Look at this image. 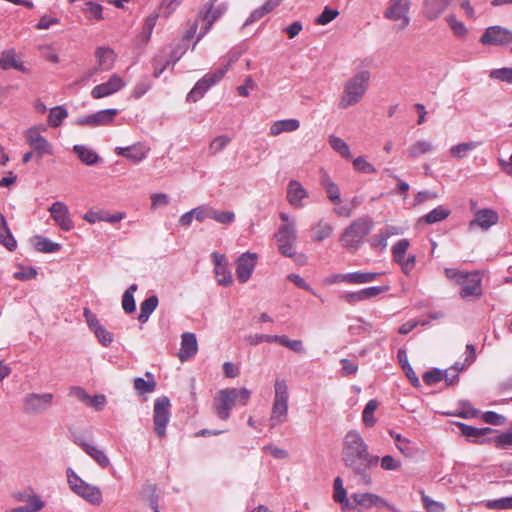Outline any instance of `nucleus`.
I'll use <instances>...</instances> for the list:
<instances>
[{
  "label": "nucleus",
  "mask_w": 512,
  "mask_h": 512,
  "mask_svg": "<svg viewBox=\"0 0 512 512\" xmlns=\"http://www.w3.org/2000/svg\"><path fill=\"white\" fill-rule=\"evenodd\" d=\"M195 219L199 222H203L206 219H212L213 207L209 205H201L193 209Z\"/></svg>",
  "instance_id": "680f3d73"
},
{
  "label": "nucleus",
  "mask_w": 512,
  "mask_h": 512,
  "mask_svg": "<svg viewBox=\"0 0 512 512\" xmlns=\"http://www.w3.org/2000/svg\"><path fill=\"white\" fill-rule=\"evenodd\" d=\"M182 0H162L159 6V14L163 17H169L180 5Z\"/></svg>",
  "instance_id": "6e6d98bb"
},
{
  "label": "nucleus",
  "mask_w": 512,
  "mask_h": 512,
  "mask_svg": "<svg viewBox=\"0 0 512 512\" xmlns=\"http://www.w3.org/2000/svg\"><path fill=\"white\" fill-rule=\"evenodd\" d=\"M251 396L247 388H227L217 392L213 407L215 413L221 420H227L230 417L231 409L239 404L245 406Z\"/></svg>",
  "instance_id": "f257e3e1"
},
{
  "label": "nucleus",
  "mask_w": 512,
  "mask_h": 512,
  "mask_svg": "<svg viewBox=\"0 0 512 512\" xmlns=\"http://www.w3.org/2000/svg\"><path fill=\"white\" fill-rule=\"evenodd\" d=\"M258 255L253 252H245L236 260V277L240 283H246L252 276Z\"/></svg>",
  "instance_id": "4468645a"
},
{
  "label": "nucleus",
  "mask_w": 512,
  "mask_h": 512,
  "mask_svg": "<svg viewBox=\"0 0 512 512\" xmlns=\"http://www.w3.org/2000/svg\"><path fill=\"white\" fill-rule=\"evenodd\" d=\"M476 147H477V143L476 142H462V143L453 145L449 149V154L454 159H462L470 151L474 150Z\"/></svg>",
  "instance_id": "e433bc0d"
},
{
  "label": "nucleus",
  "mask_w": 512,
  "mask_h": 512,
  "mask_svg": "<svg viewBox=\"0 0 512 512\" xmlns=\"http://www.w3.org/2000/svg\"><path fill=\"white\" fill-rule=\"evenodd\" d=\"M99 64L113 63L116 61V54L110 48L100 47L95 52Z\"/></svg>",
  "instance_id": "603ef678"
},
{
  "label": "nucleus",
  "mask_w": 512,
  "mask_h": 512,
  "mask_svg": "<svg viewBox=\"0 0 512 512\" xmlns=\"http://www.w3.org/2000/svg\"><path fill=\"white\" fill-rule=\"evenodd\" d=\"M74 442L102 468H106L110 465V460L106 453L97 446L89 444L79 438H75Z\"/></svg>",
  "instance_id": "a878e982"
},
{
  "label": "nucleus",
  "mask_w": 512,
  "mask_h": 512,
  "mask_svg": "<svg viewBox=\"0 0 512 512\" xmlns=\"http://www.w3.org/2000/svg\"><path fill=\"white\" fill-rule=\"evenodd\" d=\"M278 335H265V334H252L245 337V340L250 345H258L262 342H277Z\"/></svg>",
  "instance_id": "4d7b16f0"
},
{
  "label": "nucleus",
  "mask_w": 512,
  "mask_h": 512,
  "mask_svg": "<svg viewBox=\"0 0 512 512\" xmlns=\"http://www.w3.org/2000/svg\"><path fill=\"white\" fill-rule=\"evenodd\" d=\"M150 148L142 143H135L128 147H116L115 153L123 156L133 163H139L144 160Z\"/></svg>",
  "instance_id": "393cba45"
},
{
  "label": "nucleus",
  "mask_w": 512,
  "mask_h": 512,
  "mask_svg": "<svg viewBox=\"0 0 512 512\" xmlns=\"http://www.w3.org/2000/svg\"><path fill=\"white\" fill-rule=\"evenodd\" d=\"M339 15L338 10L325 7L323 12L317 17L316 23L319 25H326L334 20Z\"/></svg>",
  "instance_id": "338daca9"
},
{
  "label": "nucleus",
  "mask_w": 512,
  "mask_h": 512,
  "mask_svg": "<svg viewBox=\"0 0 512 512\" xmlns=\"http://www.w3.org/2000/svg\"><path fill=\"white\" fill-rule=\"evenodd\" d=\"M67 480L70 489L79 497L92 505L102 503V492L99 487L88 484L82 480L72 469H67Z\"/></svg>",
  "instance_id": "0eeeda50"
},
{
  "label": "nucleus",
  "mask_w": 512,
  "mask_h": 512,
  "mask_svg": "<svg viewBox=\"0 0 512 512\" xmlns=\"http://www.w3.org/2000/svg\"><path fill=\"white\" fill-rule=\"evenodd\" d=\"M52 393H29L23 398V410L28 414H41L53 404Z\"/></svg>",
  "instance_id": "9b49d317"
},
{
  "label": "nucleus",
  "mask_w": 512,
  "mask_h": 512,
  "mask_svg": "<svg viewBox=\"0 0 512 512\" xmlns=\"http://www.w3.org/2000/svg\"><path fill=\"white\" fill-rule=\"evenodd\" d=\"M490 77L508 83H512V67H502L499 69H494L490 72Z\"/></svg>",
  "instance_id": "bf43d9fd"
},
{
  "label": "nucleus",
  "mask_w": 512,
  "mask_h": 512,
  "mask_svg": "<svg viewBox=\"0 0 512 512\" xmlns=\"http://www.w3.org/2000/svg\"><path fill=\"white\" fill-rule=\"evenodd\" d=\"M488 509L508 510L512 509V496L503 497L495 500H488L485 502Z\"/></svg>",
  "instance_id": "3c124183"
},
{
  "label": "nucleus",
  "mask_w": 512,
  "mask_h": 512,
  "mask_svg": "<svg viewBox=\"0 0 512 512\" xmlns=\"http://www.w3.org/2000/svg\"><path fill=\"white\" fill-rule=\"evenodd\" d=\"M289 411V388L286 380L277 378L274 382V397L269 418L270 427L285 423Z\"/></svg>",
  "instance_id": "20e7f679"
},
{
  "label": "nucleus",
  "mask_w": 512,
  "mask_h": 512,
  "mask_svg": "<svg viewBox=\"0 0 512 512\" xmlns=\"http://www.w3.org/2000/svg\"><path fill=\"white\" fill-rule=\"evenodd\" d=\"M333 497L336 502H338L342 505V508L344 510L354 509L353 503H351L349 501V499L347 498V493H346L345 488L335 489Z\"/></svg>",
  "instance_id": "69168bd1"
},
{
  "label": "nucleus",
  "mask_w": 512,
  "mask_h": 512,
  "mask_svg": "<svg viewBox=\"0 0 512 512\" xmlns=\"http://www.w3.org/2000/svg\"><path fill=\"white\" fill-rule=\"evenodd\" d=\"M212 219L221 224H231L235 220V214L232 211H218L213 208Z\"/></svg>",
  "instance_id": "13d9d810"
},
{
  "label": "nucleus",
  "mask_w": 512,
  "mask_h": 512,
  "mask_svg": "<svg viewBox=\"0 0 512 512\" xmlns=\"http://www.w3.org/2000/svg\"><path fill=\"white\" fill-rule=\"evenodd\" d=\"M499 221V215L492 209H480L476 212L475 218L469 223V229L479 227L482 230H488Z\"/></svg>",
  "instance_id": "4be33fe9"
},
{
  "label": "nucleus",
  "mask_w": 512,
  "mask_h": 512,
  "mask_svg": "<svg viewBox=\"0 0 512 512\" xmlns=\"http://www.w3.org/2000/svg\"><path fill=\"white\" fill-rule=\"evenodd\" d=\"M279 218L282 220L283 224L279 226L277 232L274 235L278 251L281 255L292 258L296 254V219L291 218L285 212H281L279 214Z\"/></svg>",
  "instance_id": "f03ea898"
},
{
  "label": "nucleus",
  "mask_w": 512,
  "mask_h": 512,
  "mask_svg": "<svg viewBox=\"0 0 512 512\" xmlns=\"http://www.w3.org/2000/svg\"><path fill=\"white\" fill-rule=\"evenodd\" d=\"M24 505L28 512H39L45 506L44 501L36 494L28 495Z\"/></svg>",
  "instance_id": "864d4df0"
},
{
  "label": "nucleus",
  "mask_w": 512,
  "mask_h": 512,
  "mask_svg": "<svg viewBox=\"0 0 512 512\" xmlns=\"http://www.w3.org/2000/svg\"><path fill=\"white\" fill-rule=\"evenodd\" d=\"M458 426L461 430V433L470 441H478V439L493 431L489 427L476 428L464 423H458Z\"/></svg>",
  "instance_id": "f704fd0d"
},
{
  "label": "nucleus",
  "mask_w": 512,
  "mask_h": 512,
  "mask_svg": "<svg viewBox=\"0 0 512 512\" xmlns=\"http://www.w3.org/2000/svg\"><path fill=\"white\" fill-rule=\"evenodd\" d=\"M379 273L375 272H352L349 273L350 284H365L371 283L379 277Z\"/></svg>",
  "instance_id": "79ce46f5"
},
{
  "label": "nucleus",
  "mask_w": 512,
  "mask_h": 512,
  "mask_svg": "<svg viewBox=\"0 0 512 512\" xmlns=\"http://www.w3.org/2000/svg\"><path fill=\"white\" fill-rule=\"evenodd\" d=\"M370 73L362 71L347 80L343 87V93L339 101V108L345 110L357 105L364 97L369 86Z\"/></svg>",
  "instance_id": "7ed1b4c3"
},
{
  "label": "nucleus",
  "mask_w": 512,
  "mask_h": 512,
  "mask_svg": "<svg viewBox=\"0 0 512 512\" xmlns=\"http://www.w3.org/2000/svg\"><path fill=\"white\" fill-rule=\"evenodd\" d=\"M51 218L55 224L64 231H70L74 227L68 206L61 201H56L48 208Z\"/></svg>",
  "instance_id": "f3484780"
},
{
  "label": "nucleus",
  "mask_w": 512,
  "mask_h": 512,
  "mask_svg": "<svg viewBox=\"0 0 512 512\" xmlns=\"http://www.w3.org/2000/svg\"><path fill=\"white\" fill-rule=\"evenodd\" d=\"M94 334L98 341L105 347L109 346L113 342V334L102 325L96 328Z\"/></svg>",
  "instance_id": "0e129e2a"
},
{
  "label": "nucleus",
  "mask_w": 512,
  "mask_h": 512,
  "mask_svg": "<svg viewBox=\"0 0 512 512\" xmlns=\"http://www.w3.org/2000/svg\"><path fill=\"white\" fill-rule=\"evenodd\" d=\"M320 183L324 188L328 199L335 205L341 203V195L339 186L331 179L329 174L321 169L320 171Z\"/></svg>",
  "instance_id": "cd10ccee"
},
{
  "label": "nucleus",
  "mask_w": 512,
  "mask_h": 512,
  "mask_svg": "<svg viewBox=\"0 0 512 512\" xmlns=\"http://www.w3.org/2000/svg\"><path fill=\"white\" fill-rule=\"evenodd\" d=\"M480 41L484 45H509L512 43V32L501 26H492L485 30Z\"/></svg>",
  "instance_id": "dca6fc26"
},
{
  "label": "nucleus",
  "mask_w": 512,
  "mask_h": 512,
  "mask_svg": "<svg viewBox=\"0 0 512 512\" xmlns=\"http://www.w3.org/2000/svg\"><path fill=\"white\" fill-rule=\"evenodd\" d=\"M34 246L37 251L45 253H53L60 249V245L58 243H54L51 240L41 236L35 237Z\"/></svg>",
  "instance_id": "37998d69"
},
{
  "label": "nucleus",
  "mask_w": 512,
  "mask_h": 512,
  "mask_svg": "<svg viewBox=\"0 0 512 512\" xmlns=\"http://www.w3.org/2000/svg\"><path fill=\"white\" fill-rule=\"evenodd\" d=\"M0 243L5 246L9 251L15 250L17 243L12 236L8 225L0 227Z\"/></svg>",
  "instance_id": "8fccbe9b"
},
{
  "label": "nucleus",
  "mask_w": 512,
  "mask_h": 512,
  "mask_svg": "<svg viewBox=\"0 0 512 512\" xmlns=\"http://www.w3.org/2000/svg\"><path fill=\"white\" fill-rule=\"evenodd\" d=\"M187 49L188 43H184V41H178L176 43L171 44V46L169 47V58L167 60V64H175L177 61L181 59L182 55L186 52Z\"/></svg>",
  "instance_id": "58836bf2"
},
{
  "label": "nucleus",
  "mask_w": 512,
  "mask_h": 512,
  "mask_svg": "<svg viewBox=\"0 0 512 512\" xmlns=\"http://www.w3.org/2000/svg\"><path fill=\"white\" fill-rule=\"evenodd\" d=\"M353 166L355 170L361 173L371 174L376 172L375 167L363 157H357L354 159Z\"/></svg>",
  "instance_id": "052dcab7"
},
{
  "label": "nucleus",
  "mask_w": 512,
  "mask_h": 512,
  "mask_svg": "<svg viewBox=\"0 0 512 512\" xmlns=\"http://www.w3.org/2000/svg\"><path fill=\"white\" fill-rule=\"evenodd\" d=\"M45 130V126H34L24 132L27 144L33 148L40 158L54 153L52 144L40 133Z\"/></svg>",
  "instance_id": "9d476101"
},
{
  "label": "nucleus",
  "mask_w": 512,
  "mask_h": 512,
  "mask_svg": "<svg viewBox=\"0 0 512 512\" xmlns=\"http://www.w3.org/2000/svg\"><path fill=\"white\" fill-rule=\"evenodd\" d=\"M73 151L82 161V163L92 166L99 161V155L91 148L84 145H75Z\"/></svg>",
  "instance_id": "72a5a7b5"
},
{
  "label": "nucleus",
  "mask_w": 512,
  "mask_h": 512,
  "mask_svg": "<svg viewBox=\"0 0 512 512\" xmlns=\"http://www.w3.org/2000/svg\"><path fill=\"white\" fill-rule=\"evenodd\" d=\"M0 64H22V61L20 55L14 49H9L2 53Z\"/></svg>",
  "instance_id": "e2e57ef3"
},
{
  "label": "nucleus",
  "mask_w": 512,
  "mask_h": 512,
  "mask_svg": "<svg viewBox=\"0 0 512 512\" xmlns=\"http://www.w3.org/2000/svg\"><path fill=\"white\" fill-rule=\"evenodd\" d=\"M118 114L117 109H105L77 119L80 126L99 127L110 125Z\"/></svg>",
  "instance_id": "2eb2a0df"
},
{
  "label": "nucleus",
  "mask_w": 512,
  "mask_h": 512,
  "mask_svg": "<svg viewBox=\"0 0 512 512\" xmlns=\"http://www.w3.org/2000/svg\"><path fill=\"white\" fill-rule=\"evenodd\" d=\"M277 343L289 348L296 353H304L305 349L301 340H290L285 335H278Z\"/></svg>",
  "instance_id": "09e8293b"
},
{
  "label": "nucleus",
  "mask_w": 512,
  "mask_h": 512,
  "mask_svg": "<svg viewBox=\"0 0 512 512\" xmlns=\"http://www.w3.org/2000/svg\"><path fill=\"white\" fill-rule=\"evenodd\" d=\"M411 1L412 0H390L385 11V17L394 21L401 20L400 29L406 28L410 22L408 12Z\"/></svg>",
  "instance_id": "ddd939ff"
},
{
  "label": "nucleus",
  "mask_w": 512,
  "mask_h": 512,
  "mask_svg": "<svg viewBox=\"0 0 512 512\" xmlns=\"http://www.w3.org/2000/svg\"><path fill=\"white\" fill-rule=\"evenodd\" d=\"M449 215H450V210L449 209H447V208H445L443 206H438L437 208L433 209L428 214H426L423 217V220L426 223L433 224V223H437V222L443 221Z\"/></svg>",
  "instance_id": "c03bdc74"
},
{
  "label": "nucleus",
  "mask_w": 512,
  "mask_h": 512,
  "mask_svg": "<svg viewBox=\"0 0 512 512\" xmlns=\"http://www.w3.org/2000/svg\"><path fill=\"white\" fill-rule=\"evenodd\" d=\"M368 453V445L360 433L356 430L348 431L343 439L342 460L349 459L350 457H361Z\"/></svg>",
  "instance_id": "6e6552de"
},
{
  "label": "nucleus",
  "mask_w": 512,
  "mask_h": 512,
  "mask_svg": "<svg viewBox=\"0 0 512 512\" xmlns=\"http://www.w3.org/2000/svg\"><path fill=\"white\" fill-rule=\"evenodd\" d=\"M379 457L370 453L343 460L345 466L351 470L358 484L369 486L372 483L370 469L377 466Z\"/></svg>",
  "instance_id": "423d86ee"
},
{
  "label": "nucleus",
  "mask_w": 512,
  "mask_h": 512,
  "mask_svg": "<svg viewBox=\"0 0 512 512\" xmlns=\"http://www.w3.org/2000/svg\"><path fill=\"white\" fill-rule=\"evenodd\" d=\"M300 122L297 119H282L275 121L269 128V135L278 136L282 133H289L298 130Z\"/></svg>",
  "instance_id": "7c9ffc66"
},
{
  "label": "nucleus",
  "mask_w": 512,
  "mask_h": 512,
  "mask_svg": "<svg viewBox=\"0 0 512 512\" xmlns=\"http://www.w3.org/2000/svg\"><path fill=\"white\" fill-rule=\"evenodd\" d=\"M459 285L462 286L460 296L463 299L478 298L482 294L481 277L478 273H465Z\"/></svg>",
  "instance_id": "a211bd4d"
},
{
  "label": "nucleus",
  "mask_w": 512,
  "mask_h": 512,
  "mask_svg": "<svg viewBox=\"0 0 512 512\" xmlns=\"http://www.w3.org/2000/svg\"><path fill=\"white\" fill-rule=\"evenodd\" d=\"M398 358H399V362L401 364L402 369L404 370L406 376L411 381L413 386H415V387L419 386L420 381H419L418 377L416 376L414 370L410 366L405 352L400 350L398 352Z\"/></svg>",
  "instance_id": "a19ab883"
},
{
  "label": "nucleus",
  "mask_w": 512,
  "mask_h": 512,
  "mask_svg": "<svg viewBox=\"0 0 512 512\" xmlns=\"http://www.w3.org/2000/svg\"><path fill=\"white\" fill-rule=\"evenodd\" d=\"M354 509L359 506L361 508L371 507H386L389 510L395 511L393 505L385 501L382 497L374 493H355L352 495Z\"/></svg>",
  "instance_id": "6ab92c4d"
},
{
  "label": "nucleus",
  "mask_w": 512,
  "mask_h": 512,
  "mask_svg": "<svg viewBox=\"0 0 512 512\" xmlns=\"http://www.w3.org/2000/svg\"><path fill=\"white\" fill-rule=\"evenodd\" d=\"M373 220L368 217H359L344 229L340 235V242L344 248L356 251L363 243L364 238L370 233Z\"/></svg>",
  "instance_id": "39448f33"
},
{
  "label": "nucleus",
  "mask_w": 512,
  "mask_h": 512,
  "mask_svg": "<svg viewBox=\"0 0 512 512\" xmlns=\"http://www.w3.org/2000/svg\"><path fill=\"white\" fill-rule=\"evenodd\" d=\"M450 3L448 0H425L423 14L428 20L437 19Z\"/></svg>",
  "instance_id": "c756f323"
},
{
  "label": "nucleus",
  "mask_w": 512,
  "mask_h": 512,
  "mask_svg": "<svg viewBox=\"0 0 512 512\" xmlns=\"http://www.w3.org/2000/svg\"><path fill=\"white\" fill-rule=\"evenodd\" d=\"M170 400L168 397H159L154 402L153 408V424L154 431L158 437L166 436V426L170 420Z\"/></svg>",
  "instance_id": "1a4fd4ad"
},
{
  "label": "nucleus",
  "mask_w": 512,
  "mask_h": 512,
  "mask_svg": "<svg viewBox=\"0 0 512 512\" xmlns=\"http://www.w3.org/2000/svg\"><path fill=\"white\" fill-rule=\"evenodd\" d=\"M410 246V242L408 239H401L392 247V255L394 260L401 261L407 252V249Z\"/></svg>",
  "instance_id": "5fc2aeb1"
},
{
  "label": "nucleus",
  "mask_w": 512,
  "mask_h": 512,
  "mask_svg": "<svg viewBox=\"0 0 512 512\" xmlns=\"http://www.w3.org/2000/svg\"><path fill=\"white\" fill-rule=\"evenodd\" d=\"M309 197L308 191L297 180H291L287 186V201L295 208L305 206L304 200Z\"/></svg>",
  "instance_id": "5701e85b"
},
{
  "label": "nucleus",
  "mask_w": 512,
  "mask_h": 512,
  "mask_svg": "<svg viewBox=\"0 0 512 512\" xmlns=\"http://www.w3.org/2000/svg\"><path fill=\"white\" fill-rule=\"evenodd\" d=\"M124 218H125L124 212L110 214L103 210H99V211L90 210L87 213H85V215L83 216V219L90 224H94L99 221H105L108 223H116V222L121 221Z\"/></svg>",
  "instance_id": "c85d7f7f"
},
{
  "label": "nucleus",
  "mask_w": 512,
  "mask_h": 512,
  "mask_svg": "<svg viewBox=\"0 0 512 512\" xmlns=\"http://www.w3.org/2000/svg\"><path fill=\"white\" fill-rule=\"evenodd\" d=\"M333 231L334 228L330 223L320 220L312 227V240L321 242L329 238L333 234Z\"/></svg>",
  "instance_id": "473e14b6"
},
{
  "label": "nucleus",
  "mask_w": 512,
  "mask_h": 512,
  "mask_svg": "<svg viewBox=\"0 0 512 512\" xmlns=\"http://www.w3.org/2000/svg\"><path fill=\"white\" fill-rule=\"evenodd\" d=\"M435 149L434 144L429 140H418L407 149L408 156L415 159L421 155L431 153Z\"/></svg>",
  "instance_id": "2f4dec72"
},
{
  "label": "nucleus",
  "mask_w": 512,
  "mask_h": 512,
  "mask_svg": "<svg viewBox=\"0 0 512 512\" xmlns=\"http://www.w3.org/2000/svg\"><path fill=\"white\" fill-rule=\"evenodd\" d=\"M231 142V138L227 135H220L215 137L209 144V151L211 155H217L223 151Z\"/></svg>",
  "instance_id": "de8ad7c7"
},
{
  "label": "nucleus",
  "mask_w": 512,
  "mask_h": 512,
  "mask_svg": "<svg viewBox=\"0 0 512 512\" xmlns=\"http://www.w3.org/2000/svg\"><path fill=\"white\" fill-rule=\"evenodd\" d=\"M330 146L339 153L343 158L350 159L352 154L348 144L341 138L331 135L329 137Z\"/></svg>",
  "instance_id": "ea45409f"
},
{
  "label": "nucleus",
  "mask_w": 512,
  "mask_h": 512,
  "mask_svg": "<svg viewBox=\"0 0 512 512\" xmlns=\"http://www.w3.org/2000/svg\"><path fill=\"white\" fill-rule=\"evenodd\" d=\"M146 377H148L149 380H145L140 377L134 379V388L140 394L151 393L155 390L156 382L154 381L152 374L147 372Z\"/></svg>",
  "instance_id": "4c0bfd02"
},
{
  "label": "nucleus",
  "mask_w": 512,
  "mask_h": 512,
  "mask_svg": "<svg viewBox=\"0 0 512 512\" xmlns=\"http://www.w3.org/2000/svg\"><path fill=\"white\" fill-rule=\"evenodd\" d=\"M158 305V298L155 295H152L146 298L140 305V314L138 316V320L141 323H145L148 321L150 315L154 312Z\"/></svg>",
  "instance_id": "c9c22d12"
},
{
  "label": "nucleus",
  "mask_w": 512,
  "mask_h": 512,
  "mask_svg": "<svg viewBox=\"0 0 512 512\" xmlns=\"http://www.w3.org/2000/svg\"><path fill=\"white\" fill-rule=\"evenodd\" d=\"M498 448H507L512 446V432H505L493 439Z\"/></svg>",
  "instance_id": "774afa93"
},
{
  "label": "nucleus",
  "mask_w": 512,
  "mask_h": 512,
  "mask_svg": "<svg viewBox=\"0 0 512 512\" xmlns=\"http://www.w3.org/2000/svg\"><path fill=\"white\" fill-rule=\"evenodd\" d=\"M124 85V81L119 76L112 75L107 82L95 86L91 91V96L94 99L104 98L118 92Z\"/></svg>",
  "instance_id": "b1692460"
},
{
  "label": "nucleus",
  "mask_w": 512,
  "mask_h": 512,
  "mask_svg": "<svg viewBox=\"0 0 512 512\" xmlns=\"http://www.w3.org/2000/svg\"><path fill=\"white\" fill-rule=\"evenodd\" d=\"M226 11V6L223 4H219L215 6L214 3H211L209 8L199 16V20L201 22V27L199 34L197 36V41L203 37L211 28L213 23L220 18L224 12Z\"/></svg>",
  "instance_id": "412c9836"
},
{
  "label": "nucleus",
  "mask_w": 512,
  "mask_h": 512,
  "mask_svg": "<svg viewBox=\"0 0 512 512\" xmlns=\"http://www.w3.org/2000/svg\"><path fill=\"white\" fill-rule=\"evenodd\" d=\"M377 408L378 402L374 399L369 400L366 404L362 413V420L367 427H372L375 425L376 419L374 418L373 414Z\"/></svg>",
  "instance_id": "a18cd8bd"
},
{
  "label": "nucleus",
  "mask_w": 512,
  "mask_h": 512,
  "mask_svg": "<svg viewBox=\"0 0 512 512\" xmlns=\"http://www.w3.org/2000/svg\"><path fill=\"white\" fill-rule=\"evenodd\" d=\"M214 264V272L217 283L222 286H230L233 283L231 271L228 268L226 257L214 252L211 254Z\"/></svg>",
  "instance_id": "aec40b11"
},
{
  "label": "nucleus",
  "mask_w": 512,
  "mask_h": 512,
  "mask_svg": "<svg viewBox=\"0 0 512 512\" xmlns=\"http://www.w3.org/2000/svg\"><path fill=\"white\" fill-rule=\"evenodd\" d=\"M68 116L67 110L61 106L54 107L50 110L48 123L51 127H58Z\"/></svg>",
  "instance_id": "49530a36"
},
{
  "label": "nucleus",
  "mask_w": 512,
  "mask_h": 512,
  "mask_svg": "<svg viewBox=\"0 0 512 512\" xmlns=\"http://www.w3.org/2000/svg\"><path fill=\"white\" fill-rule=\"evenodd\" d=\"M226 73L225 69H217L212 73H208L203 76L194 86V88L188 93L187 101L196 102L203 97L205 92L214 84L222 79Z\"/></svg>",
  "instance_id": "f8f14e48"
},
{
  "label": "nucleus",
  "mask_w": 512,
  "mask_h": 512,
  "mask_svg": "<svg viewBox=\"0 0 512 512\" xmlns=\"http://www.w3.org/2000/svg\"><path fill=\"white\" fill-rule=\"evenodd\" d=\"M198 351L197 339L194 333L186 332L181 336V349L178 353V357L181 362H184L194 355Z\"/></svg>",
  "instance_id": "bb28decb"
}]
</instances>
